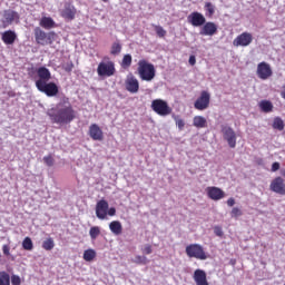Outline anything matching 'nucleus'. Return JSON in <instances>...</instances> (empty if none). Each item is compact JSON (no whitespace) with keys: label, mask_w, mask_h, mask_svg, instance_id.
Returning <instances> with one entry per match:
<instances>
[{"label":"nucleus","mask_w":285,"mask_h":285,"mask_svg":"<svg viewBox=\"0 0 285 285\" xmlns=\"http://www.w3.org/2000/svg\"><path fill=\"white\" fill-rule=\"evenodd\" d=\"M47 115L51 124H57L58 126H68L77 119V110L72 107L70 98L62 96L60 101L52 108L47 110Z\"/></svg>","instance_id":"f257e3e1"},{"label":"nucleus","mask_w":285,"mask_h":285,"mask_svg":"<svg viewBox=\"0 0 285 285\" xmlns=\"http://www.w3.org/2000/svg\"><path fill=\"white\" fill-rule=\"evenodd\" d=\"M37 76L39 79L36 80V88L39 90V92H43V95L48 97H57V95H59V86H57L55 82H48L52 79L50 69L40 67L37 69Z\"/></svg>","instance_id":"f03ea898"},{"label":"nucleus","mask_w":285,"mask_h":285,"mask_svg":"<svg viewBox=\"0 0 285 285\" xmlns=\"http://www.w3.org/2000/svg\"><path fill=\"white\" fill-rule=\"evenodd\" d=\"M138 75L141 81H153L157 71L155 70V65L148 62L146 59L138 61Z\"/></svg>","instance_id":"7ed1b4c3"},{"label":"nucleus","mask_w":285,"mask_h":285,"mask_svg":"<svg viewBox=\"0 0 285 285\" xmlns=\"http://www.w3.org/2000/svg\"><path fill=\"white\" fill-rule=\"evenodd\" d=\"M33 35L36 43H38V46H52L55 37H57V33L55 31L46 33V31H43V29H41L40 27H36L33 29Z\"/></svg>","instance_id":"20e7f679"},{"label":"nucleus","mask_w":285,"mask_h":285,"mask_svg":"<svg viewBox=\"0 0 285 285\" xmlns=\"http://www.w3.org/2000/svg\"><path fill=\"white\" fill-rule=\"evenodd\" d=\"M151 110L159 117H168V115L173 114V108L164 99H154L151 101Z\"/></svg>","instance_id":"39448f33"},{"label":"nucleus","mask_w":285,"mask_h":285,"mask_svg":"<svg viewBox=\"0 0 285 285\" xmlns=\"http://www.w3.org/2000/svg\"><path fill=\"white\" fill-rule=\"evenodd\" d=\"M185 253L190 258L200 259L202 262L208 259V254L204 250V246L199 244H190L186 247Z\"/></svg>","instance_id":"423d86ee"},{"label":"nucleus","mask_w":285,"mask_h":285,"mask_svg":"<svg viewBox=\"0 0 285 285\" xmlns=\"http://www.w3.org/2000/svg\"><path fill=\"white\" fill-rule=\"evenodd\" d=\"M220 132L223 135V139L227 141L229 148H236L237 146V134L235 129L228 125L220 126Z\"/></svg>","instance_id":"0eeeda50"},{"label":"nucleus","mask_w":285,"mask_h":285,"mask_svg":"<svg viewBox=\"0 0 285 285\" xmlns=\"http://www.w3.org/2000/svg\"><path fill=\"white\" fill-rule=\"evenodd\" d=\"M117 72L112 60L101 61L97 67L98 77H112Z\"/></svg>","instance_id":"6e6552de"},{"label":"nucleus","mask_w":285,"mask_h":285,"mask_svg":"<svg viewBox=\"0 0 285 285\" xmlns=\"http://www.w3.org/2000/svg\"><path fill=\"white\" fill-rule=\"evenodd\" d=\"M208 106H210V92L204 90L194 102V108L196 110H207Z\"/></svg>","instance_id":"1a4fd4ad"},{"label":"nucleus","mask_w":285,"mask_h":285,"mask_svg":"<svg viewBox=\"0 0 285 285\" xmlns=\"http://www.w3.org/2000/svg\"><path fill=\"white\" fill-rule=\"evenodd\" d=\"M252 43H253V33H249V32L240 33L233 41V46H235L236 48H239V46L243 48H246Z\"/></svg>","instance_id":"9d476101"},{"label":"nucleus","mask_w":285,"mask_h":285,"mask_svg":"<svg viewBox=\"0 0 285 285\" xmlns=\"http://www.w3.org/2000/svg\"><path fill=\"white\" fill-rule=\"evenodd\" d=\"M125 88L127 92L136 95L139 92V80L132 73L128 75L125 80Z\"/></svg>","instance_id":"9b49d317"},{"label":"nucleus","mask_w":285,"mask_h":285,"mask_svg":"<svg viewBox=\"0 0 285 285\" xmlns=\"http://www.w3.org/2000/svg\"><path fill=\"white\" fill-rule=\"evenodd\" d=\"M187 21L190 26H194V28H202V26L206 23V17L198 11H194L187 17Z\"/></svg>","instance_id":"f8f14e48"},{"label":"nucleus","mask_w":285,"mask_h":285,"mask_svg":"<svg viewBox=\"0 0 285 285\" xmlns=\"http://www.w3.org/2000/svg\"><path fill=\"white\" fill-rule=\"evenodd\" d=\"M19 12L14 11V10H6L3 13V20H2V24L4 28H8V26H12V23H19Z\"/></svg>","instance_id":"ddd939ff"},{"label":"nucleus","mask_w":285,"mask_h":285,"mask_svg":"<svg viewBox=\"0 0 285 285\" xmlns=\"http://www.w3.org/2000/svg\"><path fill=\"white\" fill-rule=\"evenodd\" d=\"M108 200L101 199L96 204V217L98 219H107L108 218Z\"/></svg>","instance_id":"4468645a"},{"label":"nucleus","mask_w":285,"mask_h":285,"mask_svg":"<svg viewBox=\"0 0 285 285\" xmlns=\"http://www.w3.org/2000/svg\"><path fill=\"white\" fill-rule=\"evenodd\" d=\"M257 77L263 80L268 79V77H273V69H271V65H268V62L258 63Z\"/></svg>","instance_id":"2eb2a0df"},{"label":"nucleus","mask_w":285,"mask_h":285,"mask_svg":"<svg viewBox=\"0 0 285 285\" xmlns=\"http://www.w3.org/2000/svg\"><path fill=\"white\" fill-rule=\"evenodd\" d=\"M269 189L272 190V193H276V195H285L284 178L279 176L274 178L269 185Z\"/></svg>","instance_id":"dca6fc26"},{"label":"nucleus","mask_w":285,"mask_h":285,"mask_svg":"<svg viewBox=\"0 0 285 285\" xmlns=\"http://www.w3.org/2000/svg\"><path fill=\"white\" fill-rule=\"evenodd\" d=\"M88 135L94 141H104V130L97 124L89 126Z\"/></svg>","instance_id":"f3484780"},{"label":"nucleus","mask_w":285,"mask_h":285,"mask_svg":"<svg viewBox=\"0 0 285 285\" xmlns=\"http://www.w3.org/2000/svg\"><path fill=\"white\" fill-rule=\"evenodd\" d=\"M199 35L202 37H214V35H217V24L215 22H205Z\"/></svg>","instance_id":"a211bd4d"},{"label":"nucleus","mask_w":285,"mask_h":285,"mask_svg":"<svg viewBox=\"0 0 285 285\" xmlns=\"http://www.w3.org/2000/svg\"><path fill=\"white\" fill-rule=\"evenodd\" d=\"M207 196L214 202H219V199H224V197H226V194L219 187H208Z\"/></svg>","instance_id":"6ab92c4d"},{"label":"nucleus","mask_w":285,"mask_h":285,"mask_svg":"<svg viewBox=\"0 0 285 285\" xmlns=\"http://www.w3.org/2000/svg\"><path fill=\"white\" fill-rule=\"evenodd\" d=\"M194 282L196 285H209L208 279L206 278V272L203 269H196L194 272Z\"/></svg>","instance_id":"aec40b11"},{"label":"nucleus","mask_w":285,"mask_h":285,"mask_svg":"<svg viewBox=\"0 0 285 285\" xmlns=\"http://www.w3.org/2000/svg\"><path fill=\"white\" fill-rule=\"evenodd\" d=\"M3 43H6V46H12V43H14V41H17V32L12 31V30H7L2 33L1 37Z\"/></svg>","instance_id":"412c9836"},{"label":"nucleus","mask_w":285,"mask_h":285,"mask_svg":"<svg viewBox=\"0 0 285 285\" xmlns=\"http://www.w3.org/2000/svg\"><path fill=\"white\" fill-rule=\"evenodd\" d=\"M39 26L45 28V30H52V28H57V22L51 17H42Z\"/></svg>","instance_id":"4be33fe9"},{"label":"nucleus","mask_w":285,"mask_h":285,"mask_svg":"<svg viewBox=\"0 0 285 285\" xmlns=\"http://www.w3.org/2000/svg\"><path fill=\"white\" fill-rule=\"evenodd\" d=\"M77 14V9L72 4L65 6V9L62 10V17L65 19H69V21H72L75 19V16Z\"/></svg>","instance_id":"5701e85b"},{"label":"nucleus","mask_w":285,"mask_h":285,"mask_svg":"<svg viewBox=\"0 0 285 285\" xmlns=\"http://www.w3.org/2000/svg\"><path fill=\"white\" fill-rule=\"evenodd\" d=\"M193 126L198 129L206 128L208 126V121L204 116H195L193 119Z\"/></svg>","instance_id":"b1692460"},{"label":"nucleus","mask_w":285,"mask_h":285,"mask_svg":"<svg viewBox=\"0 0 285 285\" xmlns=\"http://www.w3.org/2000/svg\"><path fill=\"white\" fill-rule=\"evenodd\" d=\"M109 229L111 230V233H114V235H121L124 227L121 226V222L112 220L109 224Z\"/></svg>","instance_id":"393cba45"},{"label":"nucleus","mask_w":285,"mask_h":285,"mask_svg":"<svg viewBox=\"0 0 285 285\" xmlns=\"http://www.w3.org/2000/svg\"><path fill=\"white\" fill-rule=\"evenodd\" d=\"M258 107L262 112H273V102L271 100H261Z\"/></svg>","instance_id":"a878e982"},{"label":"nucleus","mask_w":285,"mask_h":285,"mask_svg":"<svg viewBox=\"0 0 285 285\" xmlns=\"http://www.w3.org/2000/svg\"><path fill=\"white\" fill-rule=\"evenodd\" d=\"M120 66L124 70H128L132 66V56L130 53L125 55Z\"/></svg>","instance_id":"bb28decb"},{"label":"nucleus","mask_w":285,"mask_h":285,"mask_svg":"<svg viewBox=\"0 0 285 285\" xmlns=\"http://www.w3.org/2000/svg\"><path fill=\"white\" fill-rule=\"evenodd\" d=\"M82 257L85 262H92L97 257V252L92 248L86 249Z\"/></svg>","instance_id":"cd10ccee"},{"label":"nucleus","mask_w":285,"mask_h":285,"mask_svg":"<svg viewBox=\"0 0 285 285\" xmlns=\"http://www.w3.org/2000/svg\"><path fill=\"white\" fill-rule=\"evenodd\" d=\"M273 128L274 130H284L285 128L284 120L281 117L274 118Z\"/></svg>","instance_id":"c85d7f7f"},{"label":"nucleus","mask_w":285,"mask_h":285,"mask_svg":"<svg viewBox=\"0 0 285 285\" xmlns=\"http://www.w3.org/2000/svg\"><path fill=\"white\" fill-rule=\"evenodd\" d=\"M42 248L43 250H52V248H55V239L47 238L46 240H43Z\"/></svg>","instance_id":"c756f323"},{"label":"nucleus","mask_w":285,"mask_h":285,"mask_svg":"<svg viewBox=\"0 0 285 285\" xmlns=\"http://www.w3.org/2000/svg\"><path fill=\"white\" fill-rule=\"evenodd\" d=\"M22 248H23L24 250H32V248H35V245L32 244V238L26 237V238L22 240Z\"/></svg>","instance_id":"7c9ffc66"},{"label":"nucleus","mask_w":285,"mask_h":285,"mask_svg":"<svg viewBox=\"0 0 285 285\" xmlns=\"http://www.w3.org/2000/svg\"><path fill=\"white\" fill-rule=\"evenodd\" d=\"M0 285H10V274L0 272Z\"/></svg>","instance_id":"2f4dec72"},{"label":"nucleus","mask_w":285,"mask_h":285,"mask_svg":"<svg viewBox=\"0 0 285 285\" xmlns=\"http://www.w3.org/2000/svg\"><path fill=\"white\" fill-rule=\"evenodd\" d=\"M153 28H154L157 37H159L160 39H164V37H166V30H165L164 27L157 26V24H153Z\"/></svg>","instance_id":"473e14b6"},{"label":"nucleus","mask_w":285,"mask_h":285,"mask_svg":"<svg viewBox=\"0 0 285 285\" xmlns=\"http://www.w3.org/2000/svg\"><path fill=\"white\" fill-rule=\"evenodd\" d=\"M89 235L91 239H97L99 235H101V228L99 226H94L89 229Z\"/></svg>","instance_id":"72a5a7b5"},{"label":"nucleus","mask_w":285,"mask_h":285,"mask_svg":"<svg viewBox=\"0 0 285 285\" xmlns=\"http://www.w3.org/2000/svg\"><path fill=\"white\" fill-rule=\"evenodd\" d=\"M62 70H65V72H68V75H70V72H72V70L75 69V63L72 62V60L63 62L61 65Z\"/></svg>","instance_id":"f704fd0d"},{"label":"nucleus","mask_w":285,"mask_h":285,"mask_svg":"<svg viewBox=\"0 0 285 285\" xmlns=\"http://www.w3.org/2000/svg\"><path fill=\"white\" fill-rule=\"evenodd\" d=\"M121 53V43L119 42H114L111 45V50H110V55L117 56Z\"/></svg>","instance_id":"c9c22d12"},{"label":"nucleus","mask_w":285,"mask_h":285,"mask_svg":"<svg viewBox=\"0 0 285 285\" xmlns=\"http://www.w3.org/2000/svg\"><path fill=\"white\" fill-rule=\"evenodd\" d=\"M205 10L208 17H213V14H215V4L212 2H206Z\"/></svg>","instance_id":"e433bc0d"},{"label":"nucleus","mask_w":285,"mask_h":285,"mask_svg":"<svg viewBox=\"0 0 285 285\" xmlns=\"http://www.w3.org/2000/svg\"><path fill=\"white\" fill-rule=\"evenodd\" d=\"M132 262H134V264L146 265V264H148V257L141 256V255H137V256H135V259Z\"/></svg>","instance_id":"4c0bfd02"},{"label":"nucleus","mask_w":285,"mask_h":285,"mask_svg":"<svg viewBox=\"0 0 285 285\" xmlns=\"http://www.w3.org/2000/svg\"><path fill=\"white\" fill-rule=\"evenodd\" d=\"M43 161L46 166H49V168L55 166V158H52V155L45 156Z\"/></svg>","instance_id":"58836bf2"},{"label":"nucleus","mask_w":285,"mask_h":285,"mask_svg":"<svg viewBox=\"0 0 285 285\" xmlns=\"http://www.w3.org/2000/svg\"><path fill=\"white\" fill-rule=\"evenodd\" d=\"M214 235H216V237H224V229L220 226H215Z\"/></svg>","instance_id":"ea45409f"},{"label":"nucleus","mask_w":285,"mask_h":285,"mask_svg":"<svg viewBox=\"0 0 285 285\" xmlns=\"http://www.w3.org/2000/svg\"><path fill=\"white\" fill-rule=\"evenodd\" d=\"M232 217H242V209L238 207H234L230 212Z\"/></svg>","instance_id":"a19ab883"},{"label":"nucleus","mask_w":285,"mask_h":285,"mask_svg":"<svg viewBox=\"0 0 285 285\" xmlns=\"http://www.w3.org/2000/svg\"><path fill=\"white\" fill-rule=\"evenodd\" d=\"M11 284L12 285H21V277H19L18 275H12L11 276Z\"/></svg>","instance_id":"79ce46f5"},{"label":"nucleus","mask_w":285,"mask_h":285,"mask_svg":"<svg viewBox=\"0 0 285 285\" xmlns=\"http://www.w3.org/2000/svg\"><path fill=\"white\" fill-rule=\"evenodd\" d=\"M144 255H150L153 254V246L151 245H145L142 248Z\"/></svg>","instance_id":"37998d69"},{"label":"nucleus","mask_w":285,"mask_h":285,"mask_svg":"<svg viewBox=\"0 0 285 285\" xmlns=\"http://www.w3.org/2000/svg\"><path fill=\"white\" fill-rule=\"evenodd\" d=\"M107 215H109V217H115L117 215V209L115 207H108Z\"/></svg>","instance_id":"c03bdc74"},{"label":"nucleus","mask_w":285,"mask_h":285,"mask_svg":"<svg viewBox=\"0 0 285 285\" xmlns=\"http://www.w3.org/2000/svg\"><path fill=\"white\" fill-rule=\"evenodd\" d=\"M2 253H3V255H6L8 257L10 255V246L9 245H3L2 246Z\"/></svg>","instance_id":"a18cd8bd"},{"label":"nucleus","mask_w":285,"mask_h":285,"mask_svg":"<svg viewBox=\"0 0 285 285\" xmlns=\"http://www.w3.org/2000/svg\"><path fill=\"white\" fill-rule=\"evenodd\" d=\"M189 66H195V63H197V58L195 57V55L189 56Z\"/></svg>","instance_id":"49530a36"},{"label":"nucleus","mask_w":285,"mask_h":285,"mask_svg":"<svg viewBox=\"0 0 285 285\" xmlns=\"http://www.w3.org/2000/svg\"><path fill=\"white\" fill-rule=\"evenodd\" d=\"M279 170V163L275 161L272 164V173H277Z\"/></svg>","instance_id":"de8ad7c7"},{"label":"nucleus","mask_w":285,"mask_h":285,"mask_svg":"<svg viewBox=\"0 0 285 285\" xmlns=\"http://www.w3.org/2000/svg\"><path fill=\"white\" fill-rule=\"evenodd\" d=\"M227 206H229V207L235 206V198H229V199L227 200Z\"/></svg>","instance_id":"09e8293b"},{"label":"nucleus","mask_w":285,"mask_h":285,"mask_svg":"<svg viewBox=\"0 0 285 285\" xmlns=\"http://www.w3.org/2000/svg\"><path fill=\"white\" fill-rule=\"evenodd\" d=\"M185 124H184V120H179V128H184Z\"/></svg>","instance_id":"8fccbe9b"},{"label":"nucleus","mask_w":285,"mask_h":285,"mask_svg":"<svg viewBox=\"0 0 285 285\" xmlns=\"http://www.w3.org/2000/svg\"><path fill=\"white\" fill-rule=\"evenodd\" d=\"M281 175H282V177H285V168L281 169Z\"/></svg>","instance_id":"3c124183"},{"label":"nucleus","mask_w":285,"mask_h":285,"mask_svg":"<svg viewBox=\"0 0 285 285\" xmlns=\"http://www.w3.org/2000/svg\"><path fill=\"white\" fill-rule=\"evenodd\" d=\"M101 1H104V3H108L110 0H101Z\"/></svg>","instance_id":"603ef678"},{"label":"nucleus","mask_w":285,"mask_h":285,"mask_svg":"<svg viewBox=\"0 0 285 285\" xmlns=\"http://www.w3.org/2000/svg\"><path fill=\"white\" fill-rule=\"evenodd\" d=\"M230 264H235V262H234V261H230Z\"/></svg>","instance_id":"864d4df0"},{"label":"nucleus","mask_w":285,"mask_h":285,"mask_svg":"<svg viewBox=\"0 0 285 285\" xmlns=\"http://www.w3.org/2000/svg\"><path fill=\"white\" fill-rule=\"evenodd\" d=\"M258 164H262V159H261V160H258Z\"/></svg>","instance_id":"5fc2aeb1"},{"label":"nucleus","mask_w":285,"mask_h":285,"mask_svg":"<svg viewBox=\"0 0 285 285\" xmlns=\"http://www.w3.org/2000/svg\"><path fill=\"white\" fill-rule=\"evenodd\" d=\"M176 124H179V121H178V120H176Z\"/></svg>","instance_id":"6e6d98bb"}]
</instances>
